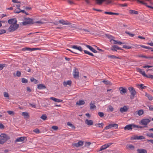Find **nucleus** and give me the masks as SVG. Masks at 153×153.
<instances>
[{
    "label": "nucleus",
    "instance_id": "c9c22d12",
    "mask_svg": "<svg viewBox=\"0 0 153 153\" xmlns=\"http://www.w3.org/2000/svg\"><path fill=\"white\" fill-rule=\"evenodd\" d=\"M40 118L43 120H46L47 119V117L46 114H43L41 117Z\"/></svg>",
    "mask_w": 153,
    "mask_h": 153
},
{
    "label": "nucleus",
    "instance_id": "393cba45",
    "mask_svg": "<svg viewBox=\"0 0 153 153\" xmlns=\"http://www.w3.org/2000/svg\"><path fill=\"white\" fill-rule=\"evenodd\" d=\"M111 41H113L114 42L113 43L115 44L121 45L123 44L122 42H121L115 40L113 39H111Z\"/></svg>",
    "mask_w": 153,
    "mask_h": 153
},
{
    "label": "nucleus",
    "instance_id": "4be33fe9",
    "mask_svg": "<svg viewBox=\"0 0 153 153\" xmlns=\"http://www.w3.org/2000/svg\"><path fill=\"white\" fill-rule=\"evenodd\" d=\"M25 138V137H22L16 139V142H21L24 141Z\"/></svg>",
    "mask_w": 153,
    "mask_h": 153
},
{
    "label": "nucleus",
    "instance_id": "4d7b16f0",
    "mask_svg": "<svg viewBox=\"0 0 153 153\" xmlns=\"http://www.w3.org/2000/svg\"><path fill=\"white\" fill-rule=\"evenodd\" d=\"M7 112L10 115L14 114V112L12 111H7Z\"/></svg>",
    "mask_w": 153,
    "mask_h": 153
},
{
    "label": "nucleus",
    "instance_id": "13d9d810",
    "mask_svg": "<svg viewBox=\"0 0 153 153\" xmlns=\"http://www.w3.org/2000/svg\"><path fill=\"white\" fill-rule=\"evenodd\" d=\"M148 106L149 108V109L150 111H152L153 110V106L152 105H148Z\"/></svg>",
    "mask_w": 153,
    "mask_h": 153
},
{
    "label": "nucleus",
    "instance_id": "5701e85b",
    "mask_svg": "<svg viewBox=\"0 0 153 153\" xmlns=\"http://www.w3.org/2000/svg\"><path fill=\"white\" fill-rule=\"evenodd\" d=\"M37 88L39 89H43L46 88V87L43 84H39L38 85Z\"/></svg>",
    "mask_w": 153,
    "mask_h": 153
},
{
    "label": "nucleus",
    "instance_id": "8fccbe9b",
    "mask_svg": "<svg viewBox=\"0 0 153 153\" xmlns=\"http://www.w3.org/2000/svg\"><path fill=\"white\" fill-rule=\"evenodd\" d=\"M104 125V124L103 123H99L98 124V127L100 128L102 127Z\"/></svg>",
    "mask_w": 153,
    "mask_h": 153
},
{
    "label": "nucleus",
    "instance_id": "9d476101",
    "mask_svg": "<svg viewBox=\"0 0 153 153\" xmlns=\"http://www.w3.org/2000/svg\"><path fill=\"white\" fill-rule=\"evenodd\" d=\"M17 21L16 19H11L8 20V23L10 25L14 24L16 23Z\"/></svg>",
    "mask_w": 153,
    "mask_h": 153
},
{
    "label": "nucleus",
    "instance_id": "a18cd8bd",
    "mask_svg": "<svg viewBox=\"0 0 153 153\" xmlns=\"http://www.w3.org/2000/svg\"><path fill=\"white\" fill-rule=\"evenodd\" d=\"M5 65V64H0V70H2Z\"/></svg>",
    "mask_w": 153,
    "mask_h": 153
},
{
    "label": "nucleus",
    "instance_id": "e2e57ef3",
    "mask_svg": "<svg viewBox=\"0 0 153 153\" xmlns=\"http://www.w3.org/2000/svg\"><path fill=\"white\" fill-rule=\"evenodd\" d=\"M108 108L109 110L111 111H113L114 108L111 106H109Z\"/></svg>",
    "mask_w": 153,
    "mask_h": 153
},
{
    "label": "nucleus",
    "instance_id": "338daca9",
    "mask_svg": "<svg viewBox=\"0 0 153 153\" xmlns=\"http://www.w3.org/2000/svg\"><path fill=\"white\" fill-rule=\"evenodd\" d=\"M140 86L142 89H144L146 87V86H144V85L142 84H140Z\"/></svg>",
    "mask_w": 153,
    "mask_h": 153
},
{
    "label": "nucleus",
    "instance_id": "aec40b11",
    "mask_svg": "<svg viewBox=\"0 0 153 153\" xmlns=\"http://www.w3.org/2000/svg\"><path fill=\"white\" fill-rule=\"evenodd\" d=\"M86 46L87 48L89 49L91 51L95 53H97V51L95 50L93 47L89 45H86Z\"/></svg>",
    "mask_w": 153,
    "mask_h": 153
},
{
    "label": "nucleus",
    "instance_id": "69168bd1",
    "mask_svg": "<svg viewBox=\"0 0 153 153\" xmlns=\"http://www.w3.org/2000/svg\"><path fill=\"white\" fill-rule=\"evenodd\" d=\"M12 1L13 2L17 3H20V2L17 0H12Z\"/></svg>",
    "mask_w": 153,
    "mask_h": 153
},
{
    "label": "nucleus",
    "instance_id": "1a4fd4ad",
    "mask_svg": "<svg viewBox=\"0 0 153 153\" xmlns=\"http://www.w3.org/2000/svg\"><path fill=\"white\" fill-rule=\"evenodd\" d=\"M145 139V137L142 136H137V135H134L131 137V140H143Z\"/></svg>",
    "mask_w": 153,
    "mask_h": 153
},
{
    "label": "nucleus",
    "instance_id": "20e7f679",
    "mask_svg": "<svg viewBox=\"0 0 153 153\" xmlns=\"http://www.w3.org/2000/svg\"><path fill=\"white\" fill-rule=\"evenodd\" d=\"M136 126V125L133 123L127 125L124 128L125 130H131L133 128H135V127Z\"/></svg>",
    "mask_w": 153,
    "mask_h": 153
},
{
    "label": "nucleus",
    "instance_id": "a211bd4d",
    "mask_svg": "<svg viewBox=\"0 0 153 153\" xmlns=\"http://www.w3.org/2000/svg\"><path fill=\"white\" fill-rule=\"evenodd\" d=\"M71 48H72L74 49L78 50L80 51H83V50H82V48L80 46L78 47L76 45H74L72 46L71 47Z\"/></svg>",
    "mask_w": 153,
    "mask_h": 153
},
{
    "label": "nucleus",
    "instance_id": "f3484780",
    "mask_svg": "<svg viewBox=\"0 0 153 153\" xmlns=\"http://www.w3.org/2000/svg\"><path fill=\"white\" fill-rule=\"evenodd\" d=\"M128 110V108L127 107L126 105H125L123 107L120 108V111L121 113H123L127 111Z\"/></svg>",
    "mask_w": 153,
    "mask_h": 153
},
{
    "label": "nucleus",
    "instance_id": "72a5a7b5",
    "mask_svg": "<svg viewBox=\"0 0 153 153\" xmlns=\"http://www.w3.org/2000/svg\"><path fill=\"white\" fill-rule=\"evenodd\" d=\"M137 114L140 116L143 114L144 111L143 110H140L137 111Z\"/></svg>",
    "mask_w": 153,
    "mask_h": 153
},
{
    "label": "nucleus",
    "instance_id": "9b49d317",
    "mask_svg": "<svg viewBox=\"0 0 153 153\" xmlns=\"http://www.w3.org/2000/svg\"><path fill=\"white\" fill-rule=\"evenodd\" d=\"M85 123L88 126H91L93 124V121L90 120H85Z\"/></svg>",
    "mask_w": 153,
    "mask_h": 153
},
{
    "label": "nucleus",
    "instance_id": "a878e982",
    "mask_svg": "<svg viewBox=\"0 0 153 153\" xmlns=\"http://www.w3.org/2000/svg\"><path fill=\"white\" fill-rule=\"evenodd\" d=\"M85 103V102L83 100H80L78 102H76V104L77 105H82Z\"/></svg>",
    "mask_w": 153,
    "mask_h": 153
},
{
    "label": "nucleus",
    "instance_id": "6ab92c4d",
    "mask_svg": "<svg viewBox=\"0 0 153 153\" xmlns=\"http://www.w3.org/2000/svg\"><path fill=\"white\" fill-rule=\"evenodd\" d=\"M50 99L53 101L57 102H61L62 101V100L59 99H57L53 97H50Z\"/></svg>",
    "mask_w": 153,
    "mask_h": 153
},
{
    "label": "nucleus",
    "instance_id": "412c9836",
    "mask_svg": "<svg viewBox=\"0 0 153 153\" xmlns=\"http://www.w3.org/2000/svg\"><path fill=\"white\" fill-rule=\"evenodd\" d=\"M137 151L138 153H147V151L144 149H138Z\"/></svg>",
    "mask_w": 153,
    "mask_h": 153
},
{
    "label": "nucleus",
    "instance_id": "de8ad7c7",
    "mask_svg": "<svg viewBox=\"0 0 153 153\" xmlns=\"http://www.w3.org/2000/svg\"><path fill=\"white\" fill-rule=\"evenodd\" d=\"M6 32V30L4 29H0V35Z\"/></svg>",
    "mask_w": 153,
    "mask_h": 153
},
{
    "label": "nucleus",
    "instance_id": "052dcab7",
    "mask_svg": "<svg viewBox=\"0 0 153 153\" xmlns=\"http://www.w3.org/2000/svg\"><path fill=\"white\" fill-rule=\"evenodd\" d=\"M123 48H125L128 49H130L131 48V47H130V46H127L126 45H124L123 46Z\"/></svg>",
    "mask_w": 153,
    "mask_h": 153
},
{
    "label": "nucleus",
    "instance_id": "58836bf2",
    "mask_svg": "<svg viewBox=\"0 0 153 153\" xmlns=\"http://www.w3.org/2000/svg\"><path fill=\"white\" fill-rule=\"evenodd\" d=\"M106 36L108 37V38H109L110 39V41L111 42L112 41H111V39H113L114 37L112 36L111 35H109V34H107L106 35Z\"/></svg>",
    "mask_w": 153,
    "mask_h": 153
},
{
    "label": "nucleus",
    "instance_id": "a19ab883",
    "mask_svg": "<svg viewBox=\"0 0 153 153\" xmlns=\"http://www.w3.org/2000/svg\"><path fill=\"white\" fill-rule=\"evenodd\" d=\"M27 82V80L25 78H22V83H26Z\"/></svg>",
    "mask_w": 153,
    "mask_h": 153
},
{
    "label": "nucleus",
    "instance_id": "5fc2aeb1",
    "mask_svg": "<svg viewBox=\"0 0 153 153\" xmlns=\"http://www.w3.org/2000/svg\"><path fill=\"white\" fill-rule=\"evenodd\" d=\"M91 143L90 142H86L85 143V145L86 146H88L91 145Z\"/></svg>",
    "mask_w": 153,
    "mask_h": 153
},
{
    "label": "nucleus",
    "instance_id": "774afa93",
    "mask_svg": "<svg viewBox=\"0 0 153 153\" xmlns=\"http://www.w3.org/2000/svg\"><path fill=\"white\" fill-rule=\"evenodd\" d=\"M146 77L149 78H151V79H153V75H149V76H148V77Z\"/></svg>",
    "mask_w": 153,
    "mask_h": 153
},
{
    "label": "nucleus",
    "instance_id": "ea45409f",
    "mask_svg": "<svg viewBox=\"0 0 153 153\" xmlns=\"http://www.w3.org/2000/svg\"><path fill=\"white\" fill-rule=\"evenodd\" d=\"M125 33L129 35L131 37H133L134 36V34L131 33L127 31H126Z\"/></svg>",
    "mask_w": 153,
    "mask_h": 153
},
{
    "label": "nucleus",
    "instance_id": "864d4df0",
    "mask_svg": "<svg viewBox=\"0 0 153 153\" xmlns=\"http://www.w3.org/2000/svg\"><path fill=\"white\" fill-rule=\"evenodd\" d=\"M69 24H68V25H69V26L71 27H74V24H73L71 23L69 21Z\"/></svg>",
    "mask_w": 153,
    "mask_h": 153
},
{
    "label": "nucleus",
    "instance_id": "09e8293b",
    "mask_svg": "<svg viewBox=\"0 0 153 153\" xmlns=\"http://www.w3.org/2000/svg\"><path fill=\"white\" fill-rule=\"evenodd\" d=\"M25 70L28 72H30L31 71V69L29 67L27 66L25 67Z\"/></svg>",
    "mask_w": 153,
    "mask_h": 153
},
{
    "label": "nucleus",
    "instance_id": "cd10ccee",
    "mask_svg": "<svg viewBox=\"0 0 153 153\" xmlns=\"http://www.w3.org/2000/svg\"><path fill=\"white\" fill-rule=\"evenodd\" d=\"M22 115L24 116L25 118H27L29 117L28 114L27 112H22Z\"/></svg>",
    "mask_w": 153,
    "mask_h": 153
},
{
    "label": "nucleus",
    "instance_id": "3c124183",
    "mask_svg": "<svg viewBox=\"0 0 153 153\" xmlns=\"http://www.w3.org/2000/svg\"><path fill=\"white\" fill-rule=\"evenodd\" d=\"M102 82L104 83L106 85H109L110 84V82L108 80H103Z\"/></svg>",
    "mask_w": 153,
    "mask_h": 153
},
{
    "label": "nucleus",
    "instance_id": "680f3d73",
    "mask_svg": "<svg viewBox=\"0 0 153 153\" xmlns=\"http://www.w3.org/2000/svg\"><path fill=\"white\" fill-rule=\"evenodd\" d=\"M153 67V66H149V65H145L143 67V68H152Z\"/></svg>",
    "mask_w": 153,
    "mask_h": 153
},
{
    "label": "nucleus",
    "instance_id": "bf43d9fd",
    "mask_svg": "<svg viewBox=\"0 0 153 153\" xmlns=\"http://www.w3.org/2000/svg\"><path fill=\"white\" fill-rule=\"evenodd\" d=\"M21 12H22L23 13L27 14V13H26V12H25V10H19V12H16V13H20Z\"/></svg>",
    "mask_w": 153,
    "mask_h": 153
},
{
    "label": "nucleus",
    "instance_id": "0e129e2a",
    "mask_svg": "<svg viewBox=\"0 0 153 153\" xmlns=\"http://www.w3.org/2000/svg\"><path fill=\"white\" fill-rule=\"evenodd\" d=\"M30 105L32 107L35 108L36 107V105L35 104L33 103H30Z\"/></svg>",
    "mask_w": 153,
    "mask_h": 153
},
{
    "label": "nucleus",
    "instance_id": "bb28decb",
    "mask_svg": "<svg viewBox=\"0 0 153 153\" xmlns=\"http://www.w3.org/2000/svg\"><path fill=\"white\" fill-rule=\"evenodd\" d=\"M67 125L71 128L72 129H75V126L70 122H68L67 123Z\"/></svg>",
    "mask_w": 153,
    "mask_h": 153
},
{
    "label": "nucleus",
    "instance_id": "7ed1b4c3",
    "mask_svg": "<svg viewBox=\"0 0 153 153\" xmlns=\"http://www.w3.org/2000/svg\"><path fill=\"white\" fill-rule=\"evenodd\" d=\"M118 125L117 124L115 123L111 124L106 126L104 130H107L109 129H111L114 128L115 129H117L118 128Z\"/></svg>",
    "mask_w": 153,
    "mask_h": 153
},
{
    "label": "nucleus",
    "instance_id": "7c9ffc66",
    "mask_svg": "<svg viewBox=\"0 0 153 153\" xmlns=\"http://www.w3.org/2000/svg\"><path fill=\"white\" fill-rule=\"evenodd\" d=\"M126 147L127 148L131 150H133L134 149V146L131 144L127 145L126 146Z\"/></svg>",
    "mask_w": 153,
    "mask_h": 153
},
{
    "label": "nucleus",
    "instance_id": "4468645a",
    "mask_svg": "<svg viewBox=\"0 0 153 153\" xmlns=\"http://www.w3.org/2000/svg\"><path fill=\"white\" fill-rule=\"evenodd\" d=\"M119 90L120 91V94H125L127 92L126 89L122 87H121L120 88Z\"/></svg>",
    "mask_w": 153,
    "mask_h": 153
},
{
    "label": "nucleus",
    "instance_id": "0eeeda50",
    "mask_svg": "<svg viewBox=\"0 0 153 153\" xmlns=\"http://www.w3.org/2000/svg\"><path fill=\"white\" fill-rule=\"evenodd\" d=\"M79 71L78 69L76 68L74 69L73 74L75 78H78L79 77Z\"/></svg>",
    "mask_w": 153,
    "mask_h": 153
},
{
    "label": "nucleus",
    "instance_id": "c756f323",
    "mask_svg": "<svg viewBox=\"0 0 153 153\" xmlns=\"http://www.w3.org/2000/svg\"><path fill=\"white\" fill-rule=\"evenodd\" d=\"M129 12L131 14H137L138 12V11L134 10H129Z\"/></svg>",
    "mask_w": 153,
    "mask_h": 153
},
{
    "label": "nucleus",
    "instance_id": "6e6d98bb",
    "mask_svg": "<svg viewBox=\"0 0 153 153\" xmlns=\"http://www.w3.org/2000/svg\"><path fill=\"white\" fill-rule=\"evenodd\" d=\"M78 144L79 145V146H81L83 145V142L81 141H79L78 142Z\"/></svg>",
    "mask_w": 153,
    "mask_h": 153
},
{
    "label": "nucleus",
    "instance_id": "dca6fc26",
    "mask_svg": "<svg viewBox=\"0 0 153 153\" xmlns=\"http://www.w3.org/2000/svg\"><path fill=\"white\" fill-rule=\"evenodd\" d=\"M137 70L139 72L140 74H142L143 76L146 77H148V75L146 74L145 71H143L139 68H138Z\"/></svg>",
    "mask_w": 153,
    "mask_h": 153
},
{
    "label": "nucleus",
    "instance_id": "603ef678",
    "mask_svg": "<svg viewBox=\"0 0 153 153\" xmlns=\"http://www.w3.org/2000/svg\"><path fill=\"white\" fill-rule=\"evenodd\" d=\"M52 128L54 130H56L58 129V128L57 126H53L52 127Z\"/></svg>",
    "mask_w": 153,
    "mask_h": 153
},
{
    "label": "nucleus",
    "instance_id": "423d86ee",
    "mask_svg": "<svg viewBox=\"0 0 153 153\" xmlns=\"http://www.w3.org/2000/svg\"><path fill=\"white\" fill-rule=\"evenodd\" d=\"M0 137L1 138V140L2 141V142L4 143L6 141L8 140V136L7 135L4 134L2 133L0 135Z\"/></svg>",
    "mask_w": 153,
    "mask_h": 153
},
{
    "label": "nucleus",
    "instance_id": "f704fd0d",
    "mask_svg": "<svg viewBox=\"0 0 153 153\" xmlns=\"http://www.w3.org/2000/svg\"><path fill=\"white\" fill-rule=\"evenodd\" d=\"M83 51L85 54H88L89 55H90V56H94V55H93V54L92 53L89 52V51H86L85 50H84Z\"/></svg>",
    "mask_w": 153,
    "mask_h": 153
},
{
    "label": "nucleus",
    "instance_id": "f257e3e1",
    "mask_svg": "<svg viewBox=\"0 0 153 153\" xmlns=\"http://www.w3.org/2000/svg\"><path fill=\"white\" fill-rule=\"evenodd\" d=\"M19 27V25L17 23L11 25L8 28V30L10 32L14 31Z\"/></svg>",
    "mask_w": 153,
    "mask_h": 153
},
{
    "label": "nucleus",
    "instance_id": "c85d7f7f",
    "mask_svg": "<svg viewBox=\"0 0 153 153\" xmlns=\"http://www.w3.org/2000/svg\"><path fill=\"white\" fill-rule=\"evenodd\" d=\"M105 14L109 15H119V13H114L112 12H105Z\"/></svg>",
    "mask_w": 153,
    "mask_h": 153
},
{
    "label": "nucleus",
    "instance_id": "39448f33",
    "mask_svg": "<svg viewBox=\"0 0 153 153\" xmlns=\"http://www.w3.org/2000/svg\"><path fill=\"white\" fill-rule=\"evenodd\" d=\"M33 23V19L29 18H26L25 19V21L22 22V24L24 25L27 24Z\"/></svg>",
    "mask_w": 153,
    "mask_h": 153
},
{
    "label": "nucleus",
    "instance_id": "2eb2a0df",
    "mask_svg": "<svg viewBox=\"0 0 153 153\" xmlns=\"http://www.w3.org/2000/svg\"><path fill=\"white\" fill-rule=\"evenodd\" d=\"M59 22L63 25H67L69 24V21H65L63 19L60 20Z\"/></svg>",
    "mask_w": 153,
    "mask_h": 153
},
{
    "label": "nucleus",
    "instance_id": "ddd939ff",
    "mask_svg": "<svg viewBox=\"0 0 153 153\" xmlns=\"http://www.w3.org/2000/svg\"><path fill=\"white\" fill-rule=\"evenodd\" d=\"M121 49L118 46L115 45H114L111 49V50L114 51H117V50H120Z\"/></svg>",
    "mask_w": 153,
    "mask_h": 153
},
{
    "label": "nucleus",
    "instance_id": "79ce46f5",
    "mask_svg": "<svg viewBox=\"0 0 153 153\" xmlns=\"http://www.w3.org/2000/svg\"><path fill=\"white\" fill-rule=\"evenodd\" d=\"M98 114L100 117H102L104 116V113L102 112H99L98 113Z\"/></svg>",
    "mask_w": 153,
    "mask_h": 153
},
{
    "label": "nucleus",
    "instance_id": "6e6552de",
    "mask_svg": "<svg viewBox=\"0 0 153 153\" xmlns=\"http://www.w3.org/2000/svg\"><path fill=\"white\" fill-rule=\"evenodd\" d=\"M150 121L151 120L149 119H144L141 120L140 123L143 125L146 126Z\"/></svg>",
    "mask_w": 153,
    "mask_h": 153
},
{
    "label": "nucleus",
    "instance_id": "b1692460",
    "mask_svg": "<svg viewBox=\"0 0 153 153\" xmlns=\"http://www.w3.org/2000/svg\"><path fill=\"white\" fill-rule=\"evenodd\" d=\"M71 80H68L67 82H63V85L65 86H66L67 85H71Z\"/></svg>",
    "mask_w": 153,
    "mask_h": 153
},
{
    "label": "nucleus",
    "instance_id": "f8f14e48",
    "mask_svg": "<svg viewBox=\"0 0 153 153\" xmlns=\"http://www.w3.org/2000/svg\"><path fill=\"white\" fill-rule=\"evenodd\" d=\"M90 108L91 109H96L97 108L95 105V102L94 101H92L90 104Z\"/></svg>",
    "mask_w": 153,
    "mask_h": 153
},
{
    "label": "nucleus",
    "instance_id": "49530a36",
    "mask_svg": "<svg viewBox=\"0 0 153 153\" xmlns=\"http://www.w3.org/2000/svg\"><path fill=\"white\" fill-rule=\"evenodd\" d=\"M21 75V73L20 71H17L16 73V76L18 77L20 76Z\"/></svg>",
    "mask_w": 153,
    "mask_h": 153
},
{
    "label": "nucleus",
    "instance_id": "37998d69",
    "mask_svg": "<svg viewBox=\"0 0 153 153\" xmlns=\"http://www.w3.org/2000/svg\"><path fill=\"white\" fill-rule=\"evenodd\" d=\"M4 96L5 97L9 98V95L8 93L4 92Z\"/></svg>",
    "mask_w": 153,
    "mask_h": 153
},
{
    "label": "nucleus",
    "instance_id": "e433bc0d",
    "mask_svg": "<svg viewBox=\"0 0 153 153\" xmlns=\"http://www.w3.org/2000/svg\"><path fill=\"white\" fill-rule=\"evenodd\" d=\"M108 57L111 58L112 59H120V58L118 57H117V56H115L114 55H111L108 56Z\"/></svg>",
    "mask_w": 153,
    "mask_h": 153
},
{
    "label": "nucleus",
    "instance_id": "473e14b6",
    "mask_svg": "<svg viewBox=\"0 0 153 153\" xmlns=\"http://www.w3.org/2000/svg\"><path fill=\"white\" fill-rule=\"evenodd\" d=\"M108 147L106 145V144H105L102 146L100 148V149L99 150V151H102V150H104L106 149V148H107Z\"/></svg>",
    "mask_w": 153,
    "mask_h": 153
},
{
    "label": "nucleus",
    "instance_id": "f03ea898",
    "mask_svg": "<svg viewBox=\"0 0 153 153\" xmlns=\"http://www.w3.org/2000/svg\"><path fill=\"white\" fill-rule=\"evenodd\" d=\"M128 89L131 93V99H133L134 97V96L136 94V91L132 87H128Z\"/></svg>",
    "mask_w": 153,
    "mask_h": 153
},
{
    "label": "nucleus",
    "instance_id": "c03bdc74",
    "mask_svg": "<svg viewBox=\"0 0 153 153\" xmlns=\"http://www.w3.org/2000/svg\"><path fill=\"white\" fill-rule=\"evenodd\" d=\"M33 131L36 134H39L40 132L38 128H36L33 130Z\"/></svg>",
    "mask_w": 153,
    "mask_h": 153
},
{
    "label": "nucleus",
    "instance_id": "4c0bfd02",
    "mask_svg": "<svg viewBox=\"0 0 153 153\" xmlns=\"http://www.w3.org/2000/svg\"><path fill=\"white\" fill-rule=\"evenodd\" d=\"M146 135H147L149 137H151L153 138V134L152 133H147L146 134Z\"/></svg>",
    "mask_w": 153,
    "mask_h": 153
},
{
    "label": "nucleus",
    "instance_id": "2f4dec72",
    "mask_svg": "<svg viewBox=\"0 0 153 153\" xmlns=\"http://www.w3.org/2000/svg\"><path fill=\"white\" fill-rule=\"evenodd\" d=\"M146 97L150 100H152L153 99V97L152 95L150 94L146 93Z\"/></svg>",
    "mask_w": 153,
    "mask_h": 153
}]
</instances>
